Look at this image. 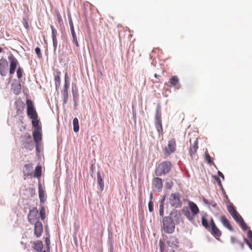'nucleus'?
Returning <instances> with one entry per match:
<instances>
[{
	"label": "nucleus",
	"instance_id": "nucleus-56",
	"mask_svg": "<svg viewBox=\"0 0 252 252\" xmlns=\"http://www.w3.org/2000/svg\"><path fill=\"white\" fill-rule=\"evenodd\" d=\"M58 18H59V22H60V21H62V18L60 15L58 16Z\"/></svg>",
	"mask_w": 252,
	"mask_h": 252
},
{
	"label": "nucleus",
	"instance_id": "nucleus-21",
	"mask_svg": "<svg viewBox=\"0 0 252 252\" xmlns=\"http://www.w3.org/2000/svg\"><path fill=\"white\" fill-rule=\"evenodd\" d=\"M208 215L206 213L203 214L201 217V223L202 226L207 229H209L210 226L208 221Z\"/></svg>",
	"mask_w": 252,
	"mask_h": 252
},
{
	"label": "nucleus",
	"instance_id": "nucleus-27",
	"mask_svg": "<svg viewBox=\"0 0 252 252\" xmlns=\"http://www.w3.org/2000/svg\"><path fill=\"white\" fill-rule=\"evenodd\" d=\"M73 130L75 132H77L79 129V125L78 120L77 118H74L73 120Z\"/></svg>",
	"mask_w": 252,
	"mask_h": 252
},
{
	"label": "nucleus",
	"instance_id": "nucleus-44",
	"mask_svg": "<svg viewBox=\"0 0 252 252\" xmlns=\"http://www.w3.org/2000/svg\"><path fill=\"white\" fill-rule=\"evenodd\" d=\"M245 242L248 245L249 248L252 250V244L246 238H244Z\"/></svg>",
	"mask_w": 252,
	"mask_h": 252
},
{
	"label": "nucleus",
	"instance_id": "nucleus-8",
	"mask_svg": "<svg viewBox=\"0 0 252 252\" xmlns=\"http://www.w3.org/2000/svg\"><path fill=\"white\" fill-rule=\"evenodd\" d=\"M189 143L190 145L189 149V153L191 158H193L195 157L196 152L198 148L197 138L195 139L193 143L191 142V140L190 139Z\"/></svg>",
	"mask_w": 252,
	"mask_h": 252
},
{
	"label": "nucleus",
	"instance_id": "nucleus-18",
	"mask_svg": "<svg viewBox=\"0 0 252 252\" xmlns=\"http://www.w3.org/2000/svg\"><path fill=\"white\" fill-rule=\"evenodd\" d=\"M52 30V37L53 40V46L55 48H56L57 46L58 41L56 37L57 34V30L54 28L53 26L51 25L50 26Z\"/></svg>",
	"mask_w": 252,
	"mask_h": 252
},
{
	"label": "nucleus",
	"instance_id": "nucleus-57",
	"mask_svg": "<svg viewBox=\"0 0 252 252\" xmlns=\"http://www.w3.org/2000/svg\"><path fill=\"white\" fill-rule=\"evenodd\" d=\"M154 76H155L156 78H158V75H157V74H156H156H155Z\"/></svg>",
	"mask_w": 252,
	"mask_h": 252
},
{
	"label": "nucleus",
	"instance_id": "nucleus-49",
	"mask_svg": "<svg viewBox=\"0 0 252 252\" xmlns=\"http://www.w3.org/2000/svg\"><path fill=\"white\" fill-rule=\"evenodd\" d=\"M238 242V240L234 237H231V242L232 243V244H234V243H237Z\"/></svg>",
	"mask_w": 252,
	"mask_h": 252
},
{
	"label": "nucleus",
	"instance_id": "nucleus-12",
	"mask_svg": "<svg viewBox=\"0 0 252 252\" xmlns=\"http://www.w3.org/2000/svg\"><path fill=\"white\" fill-rule=\"evenodd\" d=\"M227 208L228 212L232 216V217L236 221H238L239 218L242 217L237 212V211L235 210L234 207L232 204H230L228 205Z\"/></svg>",
	"mask_w": 252,
	"mask_h": 252
},
{
	"label": "nucleus",
	"instance_id": "nucleus-7",
	"mask_svg": "<svg viewBox=\"0 0 252 252\" xmlns=\"http://www.w3.org/2000/svg\"><path fill=\"white\" fill-rule=\"evenodd\" d=\"M28 219L31 224H35L36 222H40L39 221L38 211L36 208H34L30 211L28 215Z\"/></svg>",
	"mask_w": 252,
	"mask_h": 252
},
{
	"label": "nucleus",
	"instance_id": "nucleus-1",
	"mask_svg": "<svg viewBox=\"0 0 252 252\" xmlns=\"http://www.w3.org/2000/svg\"><path fill=\"white\" fill-rule=\"evenodd\" d=\"M155 127L159 135H163V130L162 125L161 106L158 104L156 107V111L155 114Z\"/></svg>",
	"mask_w": 252,
	"mask_h": 252
},
{
	"label": "nucleus",
	"instance_id": "nucleus-36",
	"mask_svg": "<svg viewBox=\"0 0 252 252\" xmlns=\"http://www.w3.org/2000/svg\"><path fill=\"white\" fill-rule=\"evenodd\" d=\"M169 243H171L172 245L177 246V244L178 243L177 239L175 238V237H171L170 238V240L168 241Z\"/></svg>",
	"mask_w": 252,
	"mask_h": 252
},
{
	"label": "nucleus",
	"instance_id": "nucleus-51",
	"mask_svg": "<svg viewBox=\"0 0 252 252\" xmlns=\"http://www.w3.org/2000/svg\"><path fill=\"white\" fill-rule=\"evenodd\" d=\"M69 25H70V27L71 31H72V30H74L73 23H72V21H70L69 22Z\"/></svg>",
	"mask_w": 252,
	"mask_h": 252
},
{
	"label": "nucleus",
	"instance_id": "nucleus-50",
	"mask_svg": "<svg viewBox=\"0 0 252 252\" xmlns=\"http://www.w3.org/2000/svg\"><path fill=\"white\" fill-rule=\"evenodd\" d=\"M210 223V226H211L210 227H213L214 226H216V225L215 223V222H214V220H213V219L212 218L211 219Z\"/></svg>",
	"mask_w": 252,
	"mask_h": 252
},
{
	"label": "nucleus",
	"instance_id": "nucleus-46",
	"mask_svg": "<svg viewBox=\"0 0 252 252\" xmlns=\"http://www.w3.org/2000/svg\"><path fill=\"white\" fill-rule=\"evenodd\" d=\"M159 245H160V251L161 252H163L164 251V243L162 241H159Z\"/></svg>",
	"mask_w": 252,
	"mask_h": 252
},
{
	"label": "nucleus",
	"instance_id": "nucleus-5",
	"mask_svg": "<svg viewBox=\"0 0 252 252\" xmlns=\"http://www.w3.org/2000/svg\"><path fill=\"white\" fill-rule=\"evenodd\" d=\"M176 150V142L175 138H172L168 141L167 146L163 149L165 156H168L174 153Z\"/></svg>",
	"mask_w": 252,
	"mask_h": 252
},
{
	"label": "nucleus",
	"instance_id": "nucleus-6",
	"mask_svg": "<svg viewBox=\"0 0 252 252\" xmlns=\"http://www.w3.org/2000/svg\"><path fill=\"white\" fill-rule=\"evenodd\" d=\"M27 113L28 117L30 118H34L38 117L37 113L34 106L33 102L31 99H27Z\"/></svg>",
	"mask_w": 252,
	"mask_h": 252
},
{
	"label": "nucleus",
	"instance_id": "nucleus-17",
	"mask_svg": "<svg viewBox=\"0 0 252 252\" xmlns=\"http://www.w3.org/2000/svg\"><path fill=\"white\" fill-rule=\"evenodd\" d=\"M170 217L176 223H179L181 215L177 210L173 211L170 213Z\"/></svg>",
	"mask_w": 252,
	"mask_h": 252
},
{
	"label": "nucleus",
	"instance_id": "nucleus-39",
	"mask_svg": "<svg viewBox=\"0 0 252 252\" xmlns=\"http://www.w3.org/2000/svg\"><path fill=\"white\" fill-rule=\"evenodd\" d=\"M148 209L150 212H153L154 210L153 202L152 201H150L148 203Z\"/></svg>",
	"mask_w": 252,
	"mask_h": 252
},
{
	"label": "nucleus",
	"instance_id": "nucleus-13",
	"mask_svg": "<svg viewBox=\"0 0 252 252\" xmlns=\"http://www.w3.org/2000/svg\"><path fill=\"white\" fill-rule=\"evenodd\" d=\"M227 208L228 212L232 216V217L236 221H238L239 218L242 217L237 212V211L235 210L234 207L232 204H230L228 205Z\"/></svg>",
	"mask_w": 252,
	"mask_h": 252
},
{
	"label": "nucleus",
	"instance_id": "nucleus-24",
	"mask_svg": "<svg viewBox=\"0 0 252 252\" xmlns=\"http://www.w3.org/2000/svg\"><path fill=\"white\" fill-rule=\"evenodd\" d=\"M189 208L193 215H195L199 213V209L195 203L193 202H189Z\"/></svg>",
	"mask_w": 252,
	"mask_h": 252
},
{
	"label": "nucleus",
	"instance_id": "nucleus-62",
	"mask_svg": "<svg viewBox=\"0 0 252 252\" xmlns=\"http://www.w3.org/2000/svg\"><path fill=\"white\" fill-rule=\"evenodd\" d=\"M73 97H74V99H75V95L73 94Z\"/></svg>",
	"mask_w": 252,
	"mask_h": 252
},
{
	"label": "nucleus",
	"instance_id": "nucleus-3",
	"mask_svg": "<svg viewBox=\"0 0 252 252\" xmlns=\"http://www.w3.org/2000/svg\"><path fill=\"white\" fill-rule=\"evenodd\" d=\"M163 228L166 233H172L175 230V223L171 217L167 216L163 219Z\"/></svg>",
	"mask_w": 252,
	"mask_h": 252
},
{
	"label": "nucleus",
	"instance_id": "nucleus-33",
	"mask_svg": "<svg viewBox=\"0 0 252 252\" xmlns=\"http://www.w3.org/2000/svg\"><path fill=\"white\" fill-rule=\"evenodd\" d=\"M71 32L72 36L73 38V41L74 43L75 44V45L77 47H78L79 43L78 42L77 38L76 35L75 33L74 30H72V31H71Z\"/></svg>",
	"mask_w": 252,
	"mask_h": 252
},
{
	"label": "nucleus",
	"instance_id": "nucleus-52",
	"mask_svg": "<svg viewBox=\"0 0 252 252\" xmlns=\"http://www.w3.org/2000/svg\"><path fill=\"white\" fill-rule=\"evenodd\" d=\"M218 175H219L220 177L221 178H222L223 180H224V176H223V174H222L221 172H220V171H219L218 172Z\"/></svg>",
	"mask_w": 252,
	"mask_h": 252
},
{
	"label": "nucleus",
	"instance_id": "nucleus-22",
	"mask_svg": "<svg viewBox=\"0 0 252 252\" xmlns=\"http://www.w3.org/2000/svg\"><path fill=\"white\" fill-rule=\"evenodd\" d=\"M33 249L38 252H41L43 246L41 241L37 240L33 242Z\"/></svg>",
	"mask_w": 252,
	"mask_h": 252
},
{
	"label": "nucleus",
	"instance_id": "nucleus-63",
	"mask_svg": "<svg viewBox=\"0 0 252 252\" xmlns=\"http://www.w3.org/2000/svg\"><path fill=\"white\" fill-rule=\"evenodd\" d=\"M42 252H46L44 251H43Z\"/></svg>",
	"mask_w": 252,
	"mask_h": 252
},
{
	"label": "nucleus",
	"instance_id": "nucleus-29",
	"mask_svg": "<svg viewBox=\"0 0 252 252\" xmlns=\"http://www.w3.org/2000/svg\"><path fill=\"white\" fill-rule=\"evenodd\" d=\"M60 72L57 73V74L55 76V83L56 88H59L61 84V76H60Z\"/></svg>",
	"mask_w": 252,
	"mask_h": 252
},
{
	"label": "nucleus",
	"instance_id": "nucleus-42",
	"mask_svg": "<svg viewBox=\"0 0 252 252\" xmlns=\"http://www.w3.org/2000/svg\"><path fill=\"white\" fill-rule=\"evenodd\" d=\"M64 83H69V78L67 72L64 74Z\"/></svg>",
	"mask_w": 252,
	"mask_h": 252
},
{
	"label": "nucleus",
	"instance_id": "nucleus-37",
	"mask_svg": "<svg viewBox=\"0 0 252 252\" xmlns=\"http://www.w3.org/2000/svg\"><path fill=\"white\" fill-rule=\"evenodd\" d=\"M185 215L186 216V217L188 218V219L189 220H193L194 219V216L192 214H191L189 212H186L185 214Z\"/></svg>",
	"mask_w": 252,
	"mask_h": 252
},
{
	"label": "nucleus",
	"instance_id": "nucleus-14",
	"mask_svg": "<svg viewBox=\"0 0 252 252\" xmlns=\"http://www.w3.org/2000/svg\"><path fill=\"white\" fill-rule=\"evenodd\" d=\"M43 232V225L41 222H36L34 224V233L37 238L39 237Z\"/></svg>",
	"mask_w": 252,
	"mask_h": 252
},
{
	"label": "nucleus",
	"instance_id": "nucleus-28",
	"mask_svg": "<svg viewBox=\"0 0 252 252\" xmlns=\"http://www.w3.org/2000/svg\"><path fill=\"white\" fill-rule=\"evenodd\" d=\"M236 222L239 224L240 226L244 231H246L248 229L247 225L245 222L242 217L240 218L238 220L236 221Z\"/></svg>",
	"mask_w": 252,
	"mask_h": 252
},
{
	"label": "nucleus",
	"instance_id": "nucleus-61",
	"mask_svg": "<svg viewBox=\"0 0 252 252\" xmlns=\"http://www.w3.org/2000/svg\"><path fill=\"white\" fill-rule=\"evenodd\" d=\"M28 138H29V139H31V136H30V135H29V136H28Z\"/></svg>",
	"mask_w": 252,
	"mask_h": 252
},
{
	"label": "nucleus",
	"instance_id": "nucleus-40",
	"mask_svg": "<svg viewBox=\"0 0 252 252\" xmlns=\"http://www.w3.org/2000/svg\"><path fill=\"white\" fill-rule=\"evenodd\" d=\"M205 160L209 163H211L212 162L211 158L209 154L208 153L205 154Z\"/></svg>",
	"mask_w": 252,
	"mask_h": 252
},
{
	"label": "nucleus",
	"instance_id": "nucleus-34",
	"mask_svg": "<svg viewBox=\"0 0 252 252\" xmlns=\"http://www.w3.org/2000/svg\"><path fill=\"white\" fill-rule=\"evenodd\" d=\"M24 167L26 169L27 174L28 175H30L29 172L31 171L32 169V164L31 163L26 164L24 165Z\"/></svg>",
	"mask_w": 252,
	"mask_h": 252
},
{
	"label": "nucleus",
	"instance_id": "nucleus-15",
	"mask_svg": "<svg viewBox=\"0 0 252 252\" xmlns=\"http://www.w3.org/2000/svg\"><path fill=\"white\" fill-rule=\"evenodd\" d=\"M153 185L158 191H160L163 186L162 179L158 177L155 178L153 181Z\"/></svg>",
	"mask_w": 252,
	"mask_h": 252
},
{
	"label": "nucleus",
	"instance_id": "nucleus-55",
	"mask_svg": "<svg viewBox=\"0 0 252 252\" xmlns=\"http://www.w3.org/2000/svg\"><path fill=\"white\" fill-rule=\"evenodd\" d=\"M217 182L220 185H221L220 181L219 178H218L217 179Z\"/></svg>",
	"mask_w": 252,
	"mask_h": 252
},
{
	"label": "nucleus",
	"instance_id": "nucleus-31",
	"mask_svg": "<svg viewBox=\"0 0 252 252\" xmlns=\"http://www.w3.org/2000/svg\"><path fill=\"white\" fill-rule=\"evenodd\" d=\"M41 176V167L36 166L35 169V171L33 174L34 177H40Z\"/></svg>",
	"mask_w": 252,
	"mask_h": 252
},
{
	"label": "nucleus",
	"instance_id": "nucleus-11",
	"mask_svg": "<svg viewBox=\"0 0 252 252\" xmlns=\"http://www.w3.org/2000/svg\"><path fill=\"white\" fill-rule=\"evenodd\" d=\"M32 135L36 144V149H37L39 144L42 140L41 129L40 130L38 128L34 129L32 132Z\"/></svg>",
	"mask_w": 252,
	"mask_h": 252
},
{
	"label": "nucleus",
	"instance_id": "nucleus-2",
	"mask_svg": "<svg viewBox=\"0 0 252 252\" xmlns=\"http://www.w3.org/2000/svg\"><path fill=\"white\" fill-rule=\"evenodd\" d=\"M171 163L170 161H165L161 162L156 167L155 174L157 176H160L168 173L171 169Z\"/></svg>",
	"mask_w": 252,
	"mask_h": 252
},
{
	"label": "nucleus",
	"instance_id": "nucleus-4",
	"mask_svg": "<svg viewBox=\"0 0 252 252\" xmlns=\"http://www.w3.org/2000/svg\"><path fill=\"white\" fill-rule=\"evenodd\" d=\"M169 203L175 208H179L182 206V202L181 196L178 192L172 193L169 197Z\"/></svg>",
	"mask_w": 252,
	"mask_h": 252
},
{
	"label": "nucleus",
	"instance_id": "nucleus-38",
	"mask_svg": "<svg viewBox=\"0 0 252 252\" xmlns=\"http://www.w3.org/2000/svg\"><path fill=\"white\" fill-rule=\"evenodd\" d=\"M23 70L21 67H19L17 70V75L18 78H21L22 76Z\"/></svg>",
	"mask_w": 252,
	"mask_h": 252
},
{
	"label": "nucleus",
	"instance_id": "nucleus-19",
	"mask_svg": "<svg viewBox=\"0 0 252 252\" xmlns=\"http://www.w3.org/2000/svg\"><path fill=\"white\" fill-rule=\"evenodd\" d=\"M170 87H176L179 84V79L177 76L171 77L168 81Z\"/></svg>",
	"mask_w": 252,
	"mask_h": 252
},
{
	"label": "nucleus",
	"instance_id": "nucleus-26",
	"mask_svg": "<svg viewBox=\"0 0 252 252\" xmlns=\"http://www.w3.org/2000/svg\"><path fill=\"white\" fill-rule=\"evenodd\" d=\"M32 120V126L34 127V129L36 128H38L39 129H41V126L39 125V121L37 120V117L34 118H31Z\"/></svg>",
	"mask_w": 252,
	"mask_h": 252
},
{
	"label": "nucleus",
	"instance_id": "nucleus-32",
	"mask_svg": "<svg viewBox=\"0 0 252 252\" xmlns=\"http://www.w3.org/2000/svg\"><path fill=\"white\" fill-rule=\"evenodd\" d=\"M40 216L42 220H44L46 218V209L43 206L41 207L40 210Z\"/></svg>",
	"mask_w": 252,
	"mask_h": 252
},
{
	"label": "nucleus",
	"instance_id": "nucleus-48",
	"mask_svg": "<svg viewBox=\"0 0 252 252\" xmlns=\"http://www.w3.org/2000/svg\"><path fill=\"white\" fill-rule=\"evenodd\" d=\"M69 87V83H64L63 91L68 92Z\"/></svg>",
	"mask_w": 252,
	"mask_h": 252
},
{
	"label": "nucleus",
	"instance_id": "nucleus-16",
	"mask_svg": "<svg viewBox=\"0 0 252 252\" xmlns=\"http://www.w3.org/2000/svg\"><path fill=\"white\" fill-rule=\"evenodd\" d=\"M220 220L224 226L226 227L230 231H233V227L230 224L229 221L227 219L225 216H221Z\"/></svg>",
	"mask_w": 252,
	"mask_h": 252
},
{
	"label": "nucleus",
	"instance_id": "nucleus-47",
	"mask_svg": "<svg viewBox=\"0 0 252 252\" xmlns=\"http://www.w3.org/2000/svg\"><path fill=\"white\" fill-rule=\"evenodd\" d=\"M45 243L46 245V246L48 249H49V245H50V238L49 237H46L45 240Z\"/></svg>",
	"mask_w": 252,
	"mask_h": 252
},
{
	"label": "nucleus",
	"instance_id": "nucleus-23",
	"mask_svg": "<svg viewBox=\"0 0 252 252\" xmlns=\"http://www.w3.org/2000/svg\"><path fill=\"white\" fill-rule=\"evenodd\" d=\"M38 189L40 201L41 203H44L46 199L45 191L40 185L39 186Z\"/></svg>",
	"mask_w": 252,
	"mask_h": 252
},
{
	"label": "nucleus",
	"instance_id": "nucleus-41",
	"mask_svg": "<svg viewBox=\"0 0 252 252\" xmlns=\"http://www.w3.org/2000/svg\"><path fill=\"white\" fill-rule=\"evenodd\" d=\"M35 53L36 54H37V57L39 58L40 57H41V51H40V49L39 47H36L35 49Z\"/></svg>",
	"mask_w": 252,
	"mask_h": 252
},
{
	"label": "nucleus",
	"instance_id": "nucleus-59",
	"mask_svg": "<svg viewBox=\"0 0 252 252\" xmlns=\"http://www.w3.org/2000/svg\"><path fill=\"white\" fill-rule=\"evenodd\" d=\"M31 143H32V141H31ZM29 149H30V150H32V149H33V143H32V147L31 148H29Z\"/></svg>",
	"mask_w": 252,
	"mask_h": 252
},
{
	"label": "nucleus",
	"instance_id": "nucleus-30",
	"mask_svg": "<svg viewBox=\"0 0 252 252\" xmlns=\"http://www.w3.org/2000/svg\"><path fill=\"white\" fill-rule=\"evenodd\" d=\"M164 199L163 198L161 200L159 204V215L161 217H163L164 215Z\"/></svg>",
	"mask_w": 252,
	"mask_h": 252
},
{
	"label": "nucleus",
	"instance_id": "nucleus-54",
	"mask_svg": "<svg viewBox=\"0 0 252 252\" xmlns=\"http://www.w3.org/2000/svg\"><path fill=\"white\" fill-rule=\"evenodd\" d=\"M237 243L239 245H240V247H241V248H242V249H243V248H244V244H243L242 242H240V241H238V242H237Z\"/></svg>",
	"mask_w": 252,
	"mask_h": 252
},
{
	"label": "nucleus",
	"instance_id": "nucleus-43",
	"mask_svg": "<svg viewBox=\"0 0 252 252\" xmlns=\"http://www.w3.org/2000/svg\"><path fill=\"white\" fill-rule=\"evenodd\" d=\"M248 237L251 241V243L252 244V231L251 230L248 231Z\"/></svg>",
	"mask_w": 252,
	"mask_h": 252
},
{
	"label": "nucleus",
	"instance_id": "nucleus-9",
	"mask_svg": "<svg viewBox=\"0 0 252 252\" xmlns=\"http://www.w3.org/2000/svg\"><path fill=\"white\" fill-rule=\"evenodd\" d=\"M8 59L10 62L9 74L10 75H12L15 71V69L18 64V60L12 54L8 56Z\"/></svg>",
	"mask_w": 252,
	"mask_h": 252
},
{
	"label": "nucleus",
	"instance_id": "nucleus-20",
	"mask_svg": "<svg viewBox=\"0 0 252 252\" xmlns=\"http://www.w3.org/2000/svg\"><path fill=\"white\" fill-rule=\"evenodd\" d=\"M208 230L210 231L211 234L215 237H219L221 235V231L219 230V229L217 227L216 225L210 227V228Z\"/></svg>",
	"mask_w": 252,
	"mask_h": 252
},
{
	"label": "nucleus",
	"instance_id": "nucleus-58",
	"mask_svg": "<svg viewBox=\"0 0 252 252\" xmlns=\"http://www.w3.org/2000/svg\"><path fill=\"white\" fill-rule=\"evenodd\" d=\"M212 206L214 207H215L216 206H217V204L214 203V204H212Z\"/></svg>",
	"mask_w": 252,
	"mask_h": 252
},
{
	"label": "nucleus",
	"instance_id": "nucleus-10",
	"mask_svg": "<svg viewBox=\"0 0 252 252\" xmlns=\"http://www.w3.org/2000/svg\"><path fill=\"white\" fill-rule=\"evenodd\" d=\"M8 67V63L7 60L4 58L0 59V74L4 76L6 75Z\"/></svg>",
	"mask_w": 252,
	"mask_h": 252
},
{
	"label": "nucleus",
	"instance_id": "nucleus-60",
	"mask_svg": "<svg viewBox=\"0 0 252 252\" xmlns=\"http://www.w3.org/2000/svg\"><path fill=\"white\" fill-rule=\"evenodd\" d=\"M2 51V49L0 47V53Z\"/></svg>",
	"mask_w": 252,
	"mask_h": 252
},
{
	"label": "nucleus",
	"instance_id": "nucleus-45",
	"mask_svg": "<svg viewBox=\"0 0 252 252\" xmlns=\"http://www.w3.org/2000/svg\"><path fill=\"white\" fill-rule=\"evenodd\" d=\"M245 242L248 245L249 248L252 250V244L246 238H244Z\"/></svg>",
	"mask_w": 252,
	"mask_h": 252
},
{
	"label": "nucleus",
	"instance_id": "nucleus-53",
	"mask_svg": "<svg viewBox=\"0 0 252 252\" xmlns=\"http://www.w3.org/2000/svg\"><path fill=\"white\" fill-rule=\"evenodd\" d=\"M24 27L27 29H29V25H28V23L27 21H25V22L24 23Z\"/></svg>",
	"mask_w": 252,
	"mask_h": 252
},
{
	"label": "nucleus",
	"instance_id": "nucleus-35",
	"mask_svg": "<svg viewBox=\"0 0 252 252\" xmlns=\"http://www.w3.org/2000/svg\"><path fill=\"white\" fill-rule=\"evenodd\" d=\"M62 95L63 98V104H65L67 103V99L68 97V92L63 91Z\"/></svg>",
	"mask_w": 252,
	"mask_h": 252
},
{
	"label": "nucleus",
	"instance_id": "nucleus-25",
	"mask_svg": "<svg viewBox=\"0 0 252 252\" xmlns=\"http://www.w3.org/2000/svg\"><path fill=\"white\" fill-rule=\"evenodd\" d=\"M97 181L99 186H100L101 190H102L104 188V183L99 172L97 173Z\"/></svg>",
	"mask_w": 252,
	"mask_h": 252
}]
</instances>
